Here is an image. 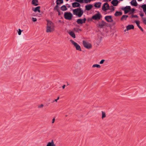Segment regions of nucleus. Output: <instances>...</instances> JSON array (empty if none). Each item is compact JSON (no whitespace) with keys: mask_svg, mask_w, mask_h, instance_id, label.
Instances as JSON below:
<instances>
[{"mask_svg":"<svg viewBox=\"0 0 146 146\" xmlns=\"http://www.w3.org/2000/svg\"><path fill=\"white\" fill-rule=\"evenodd\" d=\"M73 31L76 32H79V31H81V30L79 28H74Z\"/></svg>","mask_w":146,"mask_h":146,"instance_id":"28","label":"nucleus"},{"mask_svg":"<svg viewBox=\"0 0 146 146\" xmlns=\"http://www.w3.org/2000/svg\"><path fill=\"white\" fill-rule=\"evenodd\" d=\"M101 3L100 2H96L94 5V6L96 7L100 8L101 7Z\"/></svg>","mask_w":146,"mask_h":146,"instance_id":"19","label":"nucleus"},{"mask_svg":"<svg viewBox=\"0 0 146 146\" xmlns=\"http://www.w3.org/2000/svg\"><path fill=\"white\" fill-rule=\"evenodd\" d=\"M122 14V12L117 11L114 14V15L116 17H118L121 15Z\"/></svg>","mask_w":146,"mask_h":146,"instance_id":"20","label":"nucleus"},{"mask_svg":"<svg viewBox=\"0 0 146 146\" xmlns=\"http://www.w3.org/2000/svg\"><path fill=\"white\" fill-rule=\"evenodd\" d=\"M55 118H54L52 120V123H54V121H55Z\"/></svg>","mask_w":146,"mask_h":146,"instance_id":"46","label":"nucleus"},{"mask_svg":"<svg viewBox=\"0 0 146 146\" xmlns=\"http://www.w3.org/2000/svg\"><path fill=\"white\" fill-rule=\"evenodd\" d=\"M73 38H76V36L74 33L72 31L68 33Z\"/></svg>","mask_w":146,"mask_h":146,"instance_id":"24","label":"nucleus"},{"mask_svg":"<svg viewBox=\"0 0 146 146\" xmlns=\"http://www.w3.org/2000/svg\"><path fill=\"white\" fill-rule=\"evenodd\" d=\"M135 22L136 23L137 26L141 30L142 32H143V28L139 25V21H136Z\"/></svg>","mask_w":146,"mask_h":146,"instance_id":"21","label":"nucleus"},{"mask_svg":"<svg viewBox=\"0 0 146 146\" xmlns=\"http://www.w3.org/2000/svg\"><path fill=\"white\" fill-rule=\"evenodd\" d=\"M121 1H122L123 0H120Z\"/></svg>","mask_w":146,"mask_h":146,"instance_id":"55","label":"nucleus"},{"mask_svg":"<svg viewBox=\"0 0 146 146\" xmlns=\"http://www.w3.org/2000/svg\"><path fill=\"white\" fill-rule=\"evenodd\" d=\"M141 7L143 9V11L146 10V5L144 4L141 6Z\"/></svg>","mask_w":146,"mask_h":146,"instance_id":"29","label":"nucleus"},{"mask_svg":"<svg viewBox=\"0 0 146 146\" xmlns=\"http://www.w3.org/2000/svg\"><path fill=\"white\" fill-rule=\"evenodd\" d=\"M58 100H57V99H55L54 100V101H52V102H51V103H53L55 101V102H57V101Z\"/></svg>","mask_w":146,"mask_h":146,"instance_id":"45","label":"nucleus"},{"mask_svg":"<svg viewBox=\"0 0 146 146\" xmlns=\"http://www.w3.org/2000/svg\"><path fill=\"white\" fill-rule=\"evenodd\" d=\"M73 12L74 15L77 16L78 17H80L82 15L84 11L80 8L73 9Z\"/></svg>","mask_w":146,"mask_h":146,"instance_id":"1","label":"nucleus"},{"mask_svg":"<svg viewBox=\"0 0 146 146\" xmlns=\"http://www.w3.org/2000/svg\"><path fill=\"white\" fill-rule=\"evenodd\" d=\"M97 13L93 15L91 18L90 21H93V20H94L98 21L102 17V16L101 13L98 11H97Z\"/></svg>","mask_w":146,"mask_h":146,"instance_id":"2","label":"nucleus"},{"mask_svg":"<svg viewBox=\"0 0 146 146\" xmlns=\"http://www.w3.org/2000/svg\"><path fill=\"white\" fill-rule=\"evenodd\" d=\"M105 19L108 22L111 23L112 22L113 20L111 16H106L105 17Z\"/></svg>","mask_w":146,"mask_h":146,"instance_id":"10","label":"nucleus"},{"mask_svg":"<svg viewBox=\"0 0 146 146\" xmlns=\"http://www.w3.org/2000/svg\"><path fill=\"white\" fill-rule=\"evenodd\" d=\"M93 22L95 24H96H96L97 23L96 21H95V22L93 21Z\"/></svg>","mask_w":146,"mask_h":146,"instance_id":"49","label":"nucleus"},{"mask_svg":"<svg viewBox=\"0 0 146 146\" xmlns=\"http://www.w3.org/2000/svg\"><path fill=\"white\" fill-rule=\"evenodd\" d=\"M144 12L145 14V15H146V10H145V11H144Z\"/></svg>","mask_w":146,"mask_h":146,"instance_id":"51","label":"nucleus"},{"mask_svg":"<svg viewBox=\"0 0 146 146\" xmlns=\"http://www.w3.org/2000/svg\"><path fill=\"white\" fill-rule=\"evenodd\" d=\"M53 23L50 21H47V26L46 28V32L47 33L51 32L53 28Z\"/></svg>","mask_w":146,"mask_h":146,"instance_id":"3","label":"nucleus"},{"mask_svg":"<svg viewBox=\"0 0 146 146\" xmlns=\"http://www.w3.org/2000/svg\"><path fill=\"white\" fill-rule=\"evenodd\" d=\"M55 145L54 144L53 141V140H52L51 142H49L46 146H55Z\"/></svg>","mask_w":146,"mask_h":146,"instance_id":"17","label":"nucleus"},{"mask_svg":"<svg viewBox=\"0 0 146 146\" xmlns=\"http://www.w3.org/2000/svg\"><path fill=\"white\" fill-rule=\"evenodd\" d=\"M73 15L70 12H65L64 14V17L66 20H71Z\"/></svg>","mask_w":146,"mask_h":146,"instance_id":"4","label":"nucleus"},{"mask_svg":"<svg viewBox=\"0 0 146 146\" xmlns=\"http://www.w3.org/2000/svg\"><path fill=\"white\" fill-rule=\"evenodd\" d=\"M70 41L72 43V44L74 45L76 47V49L77 50L81 51L82 50L80 46L77 43L74 41L73 40H71Z\"/></svg>","mask_w":146,"mask_h":146,"instance_id":"6","label":"nucleus"},{"mask_svg":"<svg viewBox=\"0 0 146 146\" xmlns=\"http://www.w3.org/2000/svg\"><path fill=\"white\" fill-rule=\"evenodd\" d=\"M142 19L144 24L146 25V18H142Z\"/></svg>","mask_w":146,"mask_h":146,"instance_id":"33","label":"nucleus"},{"mask_svg":"<svg viewBox=\"0 0 146 146\" xmlns=\"http://www.w3.org/2000/svg\"><path fill=\"white\" fill-rule=\"evenodd\" d=\"M106 24L104 21L102 20L101 21H98V23L96 24V26L98 28H103Z\"/></svg>","mask_w":146,"mask_h":146,"instance_id":"5","label":"nucleus"},{"mask_svg":"<svg viewBox=\"0 0 146 146\" xmlns=\"http://www.w3.org/2000/svg\"><path fill=\"white\" fill-rule=\"evenodd\" d=\"M82 20L83 23H85L86 20V19L85 18H84L83 19H82Z\"/></svg>","mask_w":146,"mask_h":146,"instance_id":"41","label":"nucleus"},{"mask_svg":"<svg viewBox=\"0 0 146 146\" xmlns=\"http://www.w3.org/2000/svg\"><path fill=\"white\" fill-rule=\"evenodd\" d=\"M126 31H127V30H126V29L125 30H124V31H125V32Z\"/></svg>","mask_w":146,"mask_h":146,"instance_id":"53","label":"nucleus"},{"mask_svg":"<svg viewBox=\"0 0 146 146\" xmlns=\"http://www.w3.org/2000/svg\"><path fill=\"white\" fill-rule=\"evenodd\" d=\"M131 17V18H134H134H138V16L137 15H132Z\"/></svg>","mask_w":146,"mask_h":146,"instance_id":"35","label":"nucleus"},{"mask_svg":"<svg viewBox=\"0 0 146 146\" xmlns=\"http://www.w3.org/2000/svg\"><path fill=\"white\" fill-rule=\"evenodd\" d=\"M105 60H104L103 59L101 60L100 62V64H102L104 63V62L105 61Z\"/></svg>","mask_w":146,"mask_h":146,"instance_id":"37","label":"nucleus"},{"mask_svg":"<svg viewBox=\"0 0 146 146\" xmlns=\"http://www.w3.org/2000/svg\"><path fill=\"white\" fill-rule=\"evenodd\" d=\"M128 17V16L127 15H124L122 16L121 17V21H123L124 19L125 20H126L127 17Z\"/></svg>","mask_w":146,"mask_h":146,"instance_id":"25","label":"nucleus"},{"mask_svg":"<svg viewBox=\"0 0 146 146\" xmlns=\"http://www.w3.org/2000/svg\"><path fill=\"white\" fill-rule=\"evenodd\" d=\"M92 67H97L100 68V66L99 64H94L92 66Z\"/></svg>","mask_w":146,"mask_h":146,"instance_id":"30","label":"nucleus"},{"mask_svg":"<svg viewBox=\"0 0 146 146\" xmlns=\"http://www.w3.org/2000/svg\"><path fill=\"white\" fill-rule=\"evenodd\" d=\"M121 9L124 10V13L126 14L129 11H131V8L130 6H126L125 8H122Z\"/></svg>","mask_w":146,"mask_h":146,"instance_id":"9","label":"nucleus"},{"mask_svg":"<svg viewBox=\"0 0 146 146\" xmlns=\"http://www.w3.org/2000/svg\"><path fill=\"white\" fill-rule=\"evenodd\" d=\"M110 9V6L107 3H105L103 4L102 7V9L104 11H106L107 10H109Z\"/></svg>","mask_w":146,"mask_h":146,"instance_id":"8","label":"nucleus"},{"mask_svg":"<svg viewBox=\"0 0 146 146\" xmlns=\"http://www.w3.org/2000/svg\"><path fill=\"white\" fill-rule=\"evenodd\" d=\"M140 15L141 16V17H142V18H143V17L144 15V14L143 13H141L140 14Z\"/></svg>","mask_w":146,"mask_h":146,"instance_id":"42","label":"nucleus"},{"mask_svg":"<svg viewBox=\"0 0 146 146\" xmlns=\"http://www.w3.org/2000/svg\"><path fill=\"white\" fill-rule=\"evenodd\" d=\"M38 0H32V4L34 5L35 6H37L38 5V3H38Z\"/></svg>","mask_w":146,"mask_h":146,"instance_id":"18","label":"nucleus"},{"mask_svg":"<svg viewBox=\"0 0 146 146\" xmlns=\"http://www.w3.org/2000/svg\"><path fill=\"white\" fill-rule=\"evenodd\" d=\"M72 7L74 8L80 7V4L78 2H74L72 3Z\"/></svg>","mask_w":146,"mask_h":146,"instance_id":"11","label":"nucleus"},{"mask_svg":"<svg viewBox=\"0 0 146 146\" xmlns=\"http://www.w3.org/2000/svg\"><path fill=\"white\" fill-rule=\"evenodd\" d=\"M66 5L67 6V7L68 8H70V6L68 4H66Z\"/></svg>","mask_w":146,"mask_h":146,"instance_id":"44","label":"nucleus"},{"mask_svg":"<svg viewBox=\"0 0 146 146\" xmlns=\"http://www.w3.org/2000/svg\"><path fill=\"white\" fill-rule=\"evenodd\" d=\"M118 3L119 1L117 0H113L111 2L113 6H117Z\"/></svg>","mask_w":146,"mask_h":146,"instance_id":"14","label":"nucleus"},{"mask_svg":"<svg viewBox=\"0 0 146 146\" xmlns=\"http://www.w3.org/2000/svg\"><path fill=\"white\" fill-rule=\"evenodd\" d=\"M58 15H60L61 14H62L63 13L62 12L61 13L60 9L59 10V11H58Z\"/></svg>","mask_w":146,"mask_h":146,"instance_id":"40","label":"nucleus"},{"mask_svg":"<svg viewBox=\"0 0 146 146\" xmlns=\"http://www.w3.org/2000/svg\"><path fill=\"white\" fill-rule=\"evenodd\" d=\"M22 31L20 29H19L18 34L19 35H21Z\"/></svg>","mask_w":146,"mask_h":146,"instance_id":"36","label":"nucleus"},{"mask_svg":"<svg viewBox=\"0 0 146 146\" xmlns=\"http://www.w3.org/2000/svg\"><path fill=\"white\" fill-rule=\"evenodd\" d=\"M93 7V5L92 4H89L85 6V9L86 10L89 11Z\"/></svg>","mask_w":146,"mask_h":146,"instance_id":"13","label":"nucleus"},{"mask_svg":"<svg viewBox=\"0 0 146 146\" xmlns=\"http://www.w3.org/2000/svg\"><path fill=\"white\" fill-rule=\"evenodd\" d=\"M59 5H57L56 4V5L55 6V7H54V10H56L57 12H58V11H59V9L58 8Z\"/></svg>","mask_w":146,"mask_h":146,"instance_id":"27","label":"nucleus"},{"mask_svg":"<svg viewBox=\"0 0 146 146\" xmlns=\"http://www.w3.org/2000/svg\"><path fill=\"white\" fill-rule=\"evenodd\" d=\"M43 105L42 104H41L39 106H38V107L39 108H41L43 107Z\"/></svg>","mask_w":146,"mask_h":146,"instance_id":"43","label":"nucleus"},{"mask_svg":"<svg viewBox=\"0 0 146 146\" xmlns=\"http://www.w3.org/2000/svg\"><path fill=\"white\" fill-rule=\"evenodd\" d=\"M108 0H104V2H105V1H108ZM111 0H109V1H110Z\"/></svg>","mask_w":146,"mask_h":146,"instance_id":"48","label":"nucleus"},{"mask_svg":"<svg viewBox=\"0 0 146 146\" xmlns=\"http://www.w3.org/2000/svg\"><path fill=\"white\" fill-rule=\"evenodd\" d=\"M56 3L57 4L60 5L63 3V0H57Z\"/></svg>","mask_w":146,"mask_h":146,"instance_id":"26","label":"nucleus"},{"mask_svg":"<svg viewBox=\"0 0 146 146\" xmlns=\"http://www.w3.org/2000/svg\"><path fill=\"white\" fill-rule=\"evenodd\" d=\"M67 115H66V117H67Z\"/></svg>","mask_w":146,"mask_h":146,"instance_id":"54","label":"nucleus"},{"mask_svg":"<svg viewBox=\"0 0 146 146\" xmlns=\"http://www.w3.org/2000/svg\"><path fill=\"white\" fill-rule=\"evenodd\" d=\"M37 21V19L35 18H33V17L32 18V21L33 22H35L36 21Z\"/></svg>","mask_w":146,"mask_h":146,"instance_id":"39","label":"nucleus"},{"mask_svg":"<svg viewBox=\"0 0 146 146\" xmlns=\"http://www.w3.org/2000/svg\"><path fill=\"white\" fill-rule=\"evenodd\" d=\"M40 6H38L36 7H33L32 8V10L35 12L38 11L39 13H40Z\"/></svg>","mask_w":146,"mask_h":146,"instance_id":"12","label":"nucleus"},{"mask_svg":"<svg viewBox=\"0 0 146 146\" xmlns=\"http://www.w3.org/2000/svg\"><path fill=\"white\" fill-rule=\"evenodd\" d=\"M130 3L131 5L134 6H136L137 5V3L136 0H132L130 2Z\"/></svg>","mask_w":146,"mask_h":146,"instance_id":"15","label":"nucleus"},{"mask_svg":"<svg viewBox=\"0 0 146 146\" xmlns=\"http://www.w3.org/2000/svg\"><path fill=\"white\" fill-rule=\"evenodd\" d=\"M76 22L78 24H82L83 23L82 19H79L77 20Z\"/></svg>","mask_w":146,"mask_h":146,"instance_id":"23","label":"nucleus"},{"mask_svg":"<svg viewBox=\"0 0 146 146\" xmlns=\"http://www.w3.org/2000/svg\"><path fill=\"white\" fill-rule=\"evenodd\" d=\"M102 118L103 119L104 118L106 117V113L102 111Z\"/></svg>","mask_w":146,"mask_h":146,"instance_id":"31","label":"nucleus"},{"mask_svg":"<svg viewBox=\"0 0 146 146\" xmlns=\"http://www.w3.org/2000/svg\"><path fill=\"white\" fill-rule=\"evenodd\" d=\"M76 2L80 3H84V0H75Z\"/></svg>","mask_w":146,"mask_h":146,"instance_id":"32","label":"nucleus"},{"mask_svg":"<svg viewBox=\"0 0 146 146\" xmlns=\"http://www.w3.org/2000/svg\"><path fill=\"white\" fill-rule=\"evenodd\" d=\"M83 44L84 46L86 48L90 49L92 47L91 44L85 40L83 41Z\"/></svg>","mask_w":146,"mask_h":146,"instance_id":"7","label":"nucleus"},{"mask_svg":"<svg viewBox=\"0 0 146 146\" xmlns=\"http://www.w3.org/2000/svg\"><path fill=\"white\" fill-rule=\"evenodd\" d=\"M135 10V9L134 8H133L131 9V13H133Z\"/></svg>","mask_w":146,"mask_h":146,"instance_id":"38","label":"nucleus"},{"mask_svg":"<svg viewBox=\"0 0 146 146\" xmlns=\"http://www.w3.org/2000/svg\"><path fill=\"white\" fill-rule=\"evenodd\" d=\"M134 29V26L132 25H129L126 27V30H129L131 29Z\"/></svg>","mask_w":146,"mask_h":146,"instance_id":"16","label":"nucleus"},{"mask_svg":"<svg viewBox=\"0 0 146 146\" xmlns=\"http://www.w3.org/2000/svg\"><path fill=\"white\" fill-rule=\"evenodd\" d=\"M59 99V97H58L57 98V100H58Z\"/></svg>","mask_w":146,"mask_h":146,"instance_id":"50","label":"nucleus"},{"mask_svg":"<svg viewBox=\"0 0 146 146\" xmlns=\"http://www.w3.org/2000/svg\"><path fill=\"white\" fill-rule=\"evenodd\" d=\"M138 1H141L142 0H137Z\"/></svg>","mask_w":146,"mask_h":146,"instance_id":"52","label":"nucleus"},{"mask_svg":"<svg viewBox=\"0 0 146 146\" xmlns=\"http://www.w3.org/2000/svg\"><path fill=\"white\" fill-rule=\"evenodd\" d=\"M111 8H110L109 10H111L110 12H112L114 10V7L112 6H111Z\"/></svg>","mask_w":146,"mask_h":146,"instance_id":"34","label":"nucleus"},{"mask_svg":"<svg viewBox=\"0 0 146 146\" xmlns=\"http://www.w3.org/2000/svg\"><path fill=\"white\" fill-rule=\"evenodd\" d=\"M67 9L65 5H63L60 8V9L63 11H66Z\"/></svg>","mask_w":146,"mask_h":146,"instance_id":"22","label":"nucleus"},{"mask_svg":"<svg viewBox=\"0 0 146 146\" xmlns=\"http://www.w3.org/2000/svg\"><path fill=\"white\" fill-rule=\"evenodd\" d=\"M65 86H66V85H64L62 87V88L63 89H64L65 88Z\"/></svg>","mask_w":146,"mask_h":146,"instance_id":"47","label":"nucleus"}]
</instances>
